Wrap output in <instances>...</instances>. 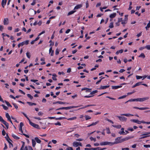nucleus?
Here are the masks:
<instances>
[{
  "mask_svg": "<svg viewBox=\"0 0 150 150\" xmlns=\"http://www.w3.org/2000/svg\"><path fill=\"white\" fill-rule=\"evenodd\" d=\"M150 134V132H146L145 134H142L141 136H142L139 139H143L148 137H150V135H148Z\"/></svg>",
  "mask_w": 150,
  "mask_h": 150,
  "instance_id": "f257e3e1",
  "label": "nucleus"
},
{
  "mask_svg": "<svg viewBox=\"0 0 150 150\" xmlns=\"http://www.w3.org/2000/svg\"><path fill=\"white\" fill-rule=\"evenodd\" d=\"M133 137L129 136L125 138L121 139L120 141L117 142V143H121L125 141H127L129 139H131Z\"/></svg>",
  "mask_w": 150,
  "mask_h": 150,
  "instance_id": "f03ea898",
  "label": "nucleus"
},
{
  "mask_svg": "<svg viewBox=\"0 0 150 150\" xmlns=\"http://www.w3.org/2000/svg\"><path fill=\"white\" fill-rule=\"evenodd\" d=\"M100 144L101 145H110V146L113 145V142H101L100 143Z\"/></svg>",
  "mask_w": 150,
  "mask_h": 150,
  "instance_id": "7ed1b4c3",
  "label": "nucleus"
},
{
  "mask_svg": "<svg viewBox=\"0 0 150 150\" xmlns=\"http://www.w3.org/2000/svg\"><path fill=\"white\" fill-rule=\"evenodd\" d=\"M30 124L32 126L38 129H40V128H39V126L33 123L31 121H30L29 122Z\"/></svg>",
  "mask_w": 150,
  "mask_h": 150,
  "instance_id": "20e7f679",
  "label": "nucleus"
},
{
  "mask_svg": "<svg viewBox=\"0 0 150 150\" xmlns=\"http://www.w3.org/2000/svg\"><path fill=\"white\" fill-rule=\"evenodd\" d=\"M119 118L120 120L121 121H125L127 120V118L125 117H121L120 116H117Z\"/></svg>",
  "mask_w": 150,
  "mask_h": 150,
  "instance_id": "39448f33",
  "label": "nucleus"
},
{
  "mask_svg": "<svg viewBox=\"0 0 150 150\" xmlns=\"http://www.w3.org/2000/svg\"><path fill=\"white\" fill-rule=\"evenodd\" d=\"M6 117L7 118L8 120L10 121L12 125H13L12 122L11 120L10 116L9 115L8 113H6Z\"/></svg>",
  "mask_w": 150,
  "mask_h": 150,
  "instance_id": "423d86ee",
  "label": "nucleus"
},
{
  "mask_svg": "<svg viewBox=\"0 0 150 150\" xmlns=\"http://www.w3.org/2000/svg\"><path fill=\"white\" fill-rule=\"evenodd\" d=\"M4 24L5 25H8L9 23L8 19V18H4Z\"/></svg>",
  "mask_w": 150,
  "mask_h": 150,
  "instance_id": "0eeeda50",
  "label": "nucleus"
},
{
  "mask_svg": "<svg viewBox=\"0 0 150 150\" xmlns=\"http://www.w3.org/2000/svg\"><path fill=\"white\" fill-rule=\"evenodd\" d=\"M133 108L135 109H139L140 110H145L149 109L148 107L139 108L137 107H134Z\"/></svg>",
  "mask_w": 150,
  "mask_h": 150,
  "instance_id": "6e6552de",
  "label": "nucleus"
},
{
  "mask_svg": "<svg viewBox=\"0 0 150 150\" xmlns=\"http://www.w3.org/2000/svg\"><path fill=\"white\" fill-rule=\"evenodd\" d=\"M122 137H118L116 138L115 139V142H113V144H118L119 143H117V142H118L120 141V140H121V138H122Z\"/></svg>",
  "mask_w": 150,
  "mask_h": 150,
  "instance_id": "1a4fd4ad",
  "label": "nucleus"
},
{
  "mask_svg": "<svg viewBox=\"0 0 150 150\" xmlns=\"http://www.w3.org/2000/svg\"><path fill=\"white\" fill-rule=\"evenodd\" d=\"M80 106H69V107H64V109L65 110H68L73 108H76Z\"/></svg>",
  "mask_w": 150,
  "mask_h": 150,
  "instance_id": "9d476101",
  "label": "nucleus"
},
{
  "mask_svg": "<svg viewBox=\"0 0 150 150\" xmlns=\"http://www.w3.org/2000/svg\"><path fill=\"white\" fill-rule=\"evenodd\" d=\"M149 99V97H146L142 98H139V102H143L146 100H147Z\"/></svg>",
  "mask_w": 150,
  "mask_h": 150,
  "instance_id": "9b49d317",
  "label": "nucleus"
},
{
  "mask_svg": "<svg viewBox=\"0 0 150 150\" xmlns=\"http://www.w3.org/2000/svg\"><path fill=\"white\" fill-rule=\"evenodd\" d=\"M110 86L109 85L108 86H101L100 88H99V89H104L106 88H108Z\"/></svg>",
  "mask_w": 150,
  "mask_h": 150,
  "instance_id": "f8f14e48",
  "label": "nucleus"
},
{
  "mask_svg": "<svg viewBox=\"0 0 150 150\" xmlns=\"http://www.w3.org/2000/svg\"><path fill=\"white\" fill-rule=\"evenodd\" d=\"M100 149V147H98L95 148H86L84 149L85 150H96L97 149Z\"/></svg>",
  "mask_w": 150,
  "mask_h": 150,
  "instance_id": "ddd939ff",
  "label": "nucleus"
},
{
  "mask_svg": "<svg viewBox=\"0 0 150 150\" xmlns=\"http://www.w3.org/2000/svg\"><path fill=\"white\" fill-rule=\"evenodd\" d=\"M7 0H2L1 2V6L2 7L4 8V6L6 4Z\"/></svg>",
  "mask_w": 150,
  "mask_h": 150,
  "instance_id": "4468645a",
  "label": "nucleus"
},
{
  "mask_svg": "<svg viewBox=\"0 0 150 150\" xmlns=\"http://www.w3.org/2000/svg\"><path fill=\"white\" fill-rule=\"evenodd\" d=\"M82 6V4H78L75 7L74 10H76L80 8Z\"/></svg>",
  "mask_w": 150,
  "mask_h": 150,
  "instance_id": "2eb2a0df",
  "label": "nucleus"
},
{
  "mask_svg": "<svg viewBox=\"0 0 150 150\" xmlns=\"http://www.w3.org/2000/svg\"><path fill=\"white\" fill-rule=\"evenodd\" d=\"M122 87V86H112V88L113 89H116Z\"/></svg>",
  "mask_w": 150,
  "mask_h": 150,
  "instance_id": "dca6fc26",
  "label": "nucleus"
},
{
  "mask_svg": "<svg viewBox=\"0 0 150 150\" xmlns=\"http://www.w3.org/2000/svg\"><path fill=\"white\" fill-rule=\"evenodd\" d=\"M73 145L74 147H77L79 146V142H74L73 143Z\"/></svg>",
  "mask_w": 150,
  "mask_h": 150,
  "instance_id": "f3484780",
  "label": "nucleus"
},
{
  "mask_svg": "<svg viewBox=\"0 0 150 150\" xmlns=\"http://www.w3.org/2000/svg\"><path fill=\"white\" fill-rule=\"evenodd\" d=\"M142 83V82H138L137 83H136L132 87V88H135V87H136V86H139L141 84V83Z\"/></svg>",
  "mask_w": 150,
  "mask_h": 150,
  "instance_id": "a211bd4d",
  "label": "nucleus"
},
{
  "mask_svg": "<svg viewBox=\"0 0 150 150\" xmlns=\"http://www.w3.org/2000/svg\"><path fill=\"white\" fill-rule=\"evenodd\" d=\"M2 123L6 126L7 129L8 128L9 125L8 123L4 120Z\"/></svg>",
  "mask_w": 150,
  "mask_h": 150,
  "instance_id": "6ab92c4d",
  "label": "nucleus"
},
{
  "mask_svg": "<svg viewBox=\"0 0 150 150\" xmlns=\"http://www.w3.org/2000/svg\"><path fill=\"white\" fill-rule=\"evenodd\" d=\"M116 15V13H113L112 14H111L110 15V18H112L115 17Z\"/></svg>",
  "mask_w": 150,
  "mask_h": 150,
  "instance_id": "aec40b11",
  "label": "nucleus"
},
{
  "mask_svg": "<svg viewBox=\"0 0 150 150\" xmlns=\"http://www.w3.org/2000/svg\"><path fill=\"white\" fill-rule=\"evenodd\" d=\"M98 122H99V121H97L95 122H93L91 124V125L88 126L87 127H89L91 126L95 125H96L97 124H98Z\"/></svg>",
  "mask_w": 150,
  "mask_h": 150,
  "instance_id": "412c9836",
  "label": "nucleus"
},
{
  "mask_svg": "<svg viewBox=\"0 0 150 150\" xmlns=\"http://www.w3.org/2000/svg\"><path fill=\"white\" fill-rule=\"evenodd\" d=\"M123 52V50L122 49H121L120 50H119L117 51L115 54L117 55H118L119 53H122Z\"/></svg>",
  "mask_w": 150,
  "mask_h": 150,
  "instance_id": "4be33fe9",
  "label": "nucleus"
},
{
  "mask_svg": "<svg viewBox=\"0 0 150 150\" xmlns=\"http://www.w3.org/2000/svg\"><path fill=\"white\" fill-rule=\"evenodd\" d=\"M35 140L38 143H40L41 142V140L39 139L38 137H36L35 138Z\"/></svg>",
  "mask_w": 150,
  "mask_h": 150,
  "instance_id": "5701e85b",
  "label": "nucleus"
},
{
  "mask_svg": "<svg viewBox=\"0 0 150 150\" xmlns=\"http://www.w3.org/2000/svg\"><path fill=\"white\" fill-rule=\"evenodd\" d=\"M30 12V14H32V13H33L34 12H35L34 14H36L37 11H35L33 9H29Z\"/></svg>",
  "mask_w": 150,
  "mask_h": 150,
  "instance_id": "b1692460",
  "label": "nucleus"
},
{
  "mask_svg": "<svg viewBox=\"0 0 150 150\" xmlns=\"http://www.w3.org/2000/svg\"><path fill=\"white\" fill-rule=\"evenodd\" d=\"M12 137L15 139L16 140H18L20 139V138L17 137V136L13 134L12 135Z\"/></svg>",
  "mask_w": 150,
  "mask_h": 150,
  "instance_id": "393cba45",
  "label": "nucleus"
},
{
  "mask_svg": "<svg viewBox=\"0 0 150 150\" xmlns=\"http://www.w3.org/2000/svg\"><path fill=\"white\" fill-rule=\"evenodd\" d=\"M76 11H69L67 14V16H69L71 14H73Z\"/></svg>",
  "mask_w": 150,
  "mask_h": 150,
  "instance_id": "a878e982",
  "label": "nucleus"
},
{
  "mask_svg": "<svg viewBox=\"0 0 150 150\" xmlns=\"http://www.w3.org/2000/svg\"><path fill=\"white\" fill-rule=\"evenodd\" d=\"M52 76L54 77L52 78V79L54 81H56L57 79L56 78V77L57 76V75L55 74H52Z\"/></svg>",
  "mask_w": 150,
  "mask_h": 150,
  "instance_id": "bb28decb",
  "label": "nucleus"
},
{
  "mask_svg": "<svg viewBox=\"0 0 150 150\" xmlns=\"http://www.w3.org/2000/svg\"><path fill=\"white\" fill-rule=\"evenodd\" d=\"M84 117L85 118L86 120H88L90 119H91V117H90L88 115H86L84 116Z\"/></svg>",
  "mask_w": 150,
  "mask_h": 150,
  "instance_id": "cd10ccee",
  "label": "nucleus"
},
{
  "mask_svg": "<svg viewBox=\"0 0 150 150\" xmlns=\"http://www.w3.org/2000/svg\"><path fill=\"white\" fill-rule=\"evenodd\" d=\"M145 57V56L144 54L143 53H141V54L139 56V57H142L143 58H144Z\"/></svg>",
  "mask_w": 150,
  "mask_h": 150,
  "instance_id": "c85d7f7f",
  "label": "nucleus"
},
{
  "mask_svg": "<svg viewBox=\"0 0 150 150\" xmlns=\"http://www.w3.org/2000/svg\"><path fill=\"white\" fill-rule=\"evenodd\" d=\"M32 146L33 147H34L35 146L36 144V142L35 140L33 139H32Z\"/></svg>",
  "mask_w": 150,
  "mask_h": 150,
  "instance_id": "c756f323",
  "label": "nucleus"
},
{
  "mask_svg": "<svg viewBox=\"0 0 150 150\" xmlns=\"http://www.w3.org/2000/svg\"><path fill=\"white\" fill-rule=\"evenodd\" d=\"M112 126L113 127H114L116 128L117 129H120L121 127V125H112Z\"/></svg>",
  "mask_w": 150,
  "mask_h": 150,
  "instance_id": "7c9ffc66",
  "label": "nucleus"
},
{
  "mask_svg": "<svg viewBox=\"0 0 150 150\" xmlns=\"http://www.w3.org/2000/svg\"><path fill=\"white\" fill-rule=\"evenodd\" d=\"M121 115H124V116H127V117L129 116L130 115H131V116L133 115H131L130 114H121Z\"/></svg>",
  "mask_w": 150,
  "mask_h": 150,
  "instance_id": "2f4dec72",
  "label": "nucleus"
},
{
  "mask_svg": "<svg viewBox=\"0 0 150 150\" xmlns=\"http://www.w3.org/2000/svg\"><path fill=\"white\" fill-rule=\"evenodd\" d=\"M22 113L24 115L27 119L29 121V122H30V119L23 112H22Z\"/></svg>",
  "mask_w": 150,
  "mask_h": 150,
  "instance_id": "473e14b6",
  "label": "nucleus"
},
{
  "mask_svg": "<svg viewBox=\"0 0 150 150\" xmlns=\"http://www.w3.org/2000/svg\"><path fill=\"white\" fill-rule=\"evenodd\" d=\"M27 96L31 100H32L33 99V97L29 94H28Z\"/></svg>",
  "mask_w": 150,
  "mask_h": 150,
  "instance_id": "72a5a7b5",
  "label": "nucleus"
},
{
  "mask_svg": "<svg viewBox=\"0 0 150 150\" xmlns=\"http://www.w3.org/2000/svg\"><path fill=\"white\" fill-rule=\"evenodd\" d=\"M56 120H61L63 119H66V118L65 117H61L59 118H55Z\"/></svg>",
  "mask_w": 150,
  "mask_h": 150,
  "instance_id": "f704fd0d",
  "label": "nucleus"
},
{
  "mask_svg": "<svg viewBox=\"0 0 150 150\" xmlns=\"http://www.w3.org/2000/svg\"><path fill=\"white\" fill-rule=\"evenodd\" d=\"M113 22H111L110 23V25L109 26V27L112 28H113Z\"/></svg>",
  "mask_w": 150,
  "mask_h": 150,
  "instance_id": "c9c22d12",
  "label": "nucleus"
},
{
  "mask_svg": "<svg viewBox=\"0 0 150 150\" xmlns=\"http://www.w3.org/2000/svg\"><path fill=\"white\" fill-rule=\"evenodd\" d=\"M5 103H6V105H7V106L8 107H12V106L9 103V102L6 101V100H5Z\"/></svg>",
  "mask_w": 150,
  "mask_h": 150,
  "instance_id": "e433bc0d",
  "label": "nucleus"
},
{
  "mask_svg": "<svg viewBox=\"0 0 150 150\" xmlns=\"http://www.w3.org/2000/svg\"><path fill=\"white\" fill-rule=\"evenodd\" d=\"M58 103H59V104H69L68 103H66L65 102H62L59 101H58Z\"/></svg>",
  "mask_w": 150,
  "mask_h": 150,
  "instance_id": "4c0bfd02",
  "label": "nucleus"
},
{
  "mask_svg": "<svg viewBox=\"0 0 150 150\" xmlns=\"http://www.w3.org/2000/svg\"><path fill=\"white\" fill-rule=\"evenodd\" d=\"M24 45L23 42H22L20 43H19L18 44V48H19L21 46H23Z\"/></svg>",
  "mask_w": 150,
  "mask_h": 150,
  "instance_id": "58836bf2",
  "label": "nucleus"
},
{
  "mask_svg": "<svg viewBox=\"0 0 150 150\" xmlns=\"http://www.w3.org/2000/svg\"><path fill=\"white\" fill-rule=\"evenodd\" d=\"M98 92V91L96 90L93 91L91 92L90 93V94L91 95H93V94L95 93H96Z\"/></svg>",
  "mask_w": 150,
  "mask_h": 150,
  "instance_id": "ea45409f",
  "label": "nucleus"
},
{
  "mask_svg": "<svg viewBox=\"0 0 150 150\" xmlns=\"http://www.w3.org/2000/svg\"><path fill=\"white\" fill-rule=\"evenodd\" d=\"M118 133L120 134H126L125 133L124 131H121L119 132H118Z\"/></svg>",
  "mask_w": 150,
  "mask_h": 150,
  "instance_id": "a19ab883",
  "label": "nucleus"
},
{
  "mask_svg": "<svg viewBox=\"0 0 150 150\" xmlns=\"http://www.w3.org/2000/svg\"><path fill=\"white\" fill-rule=\"evenodd\" d=\"M30 53L29 52H27L26 53V56L28 57V58L29 59H30Z\"/></svg>",
  "mask_w": 150,
  "mask_h": 150,
  "instance_id": "79ce46f5",
  "label": "nucleus"
},
{
  "mask_svg": "<svg viewBox=\"0 0 150 150\" xmlns=\"http://www.w3.org/2000/svg\"><path fill=\"white\" fill-rule=\"evenodd\" d=\"M1 106L3 107V108L5 110H8V108L7 106H5V105H4L3 104H2L1 105Z\"/></svg>",
  "mask_w": 150,
  "mask_h": 150,
  "instance_id": "37998d69",
  "label": "nucleus"
},
{
  "mask_svg": "<svg viewBox=\"0 0 150 150\" xmlns=\"http://www.w3.org/2000/svg\"><path fill=\"white\" fill-rule=\"evenodd\" d=\"M77 117H73L70 118H68L67 119L68 120H74L76 119Z\"/></svg>",
  "mask_w": 150,
  "mask_h": 150,
  "instance_id": "c03bdc74",
  "label": "nucleus"
},
{
  "mask_svg": "<svg viewBox=\"0 0 150 150\" xmlns=\"http://www.w3.org/2000/svg\"><path fill=\"white\" fill-rule=\"evenodd\" d=\"M144 47L145 48H146L148 50H150V45H146L145 47Z\"/></svg>",
  "mask_w": 150,
  "mask_h": 150,
  "instance_id": "a18cd8bd",
  "label": "nucleus"
},
{
  "mask_svg": "<svg viewBox=\"0 0 150 150\" xmlns=\"http://www.w3.org/2000/svg\"><path fill=\"white\" fill-rule=\"evenodd\" d=\"M29 40H26L24 42H23L24 45L25 44L26 45H27L29 43Z\"/></svg>",
  "mask_w": 150,
  "mask_h": 150,
  "instance_id": "49530a36",
  "label": "nucleus"
},
{
  "mask_svg": "<svg viewBox=\"0 0 150 150\" xmlns=\"http://www.w3.org/2000/svg\"><path fill=\"white\" fill-rule=\"evenodd\" d=\"M126 96H127L126 95H124V96H121L119 97L118 98V99H121L124 98H125Z\"/></svg>",
  "mask_w": 150,
  "mask_h": 150,
  "instance_id": "de8ad7c7",
  "label": "nucleus"
},
{
  "mask_svg": "<svg viewBox=\"0 0 150 150\" xmlns=\"http://www.w3.org/2000/svg\"><path fill=\"white\" fill-rule=\"evenodd\" d=\"M90 139L91 140V141H92L93 140L94 142H96V138H93L92 137H91L90 138Z\"/></svg>",
  "mask_w": 150,
  "mask_h": 150,
  "instance_id": "09e8293b",
  "label": "nucleus"
},
{
  "mask_svg": "<svg viewBox=\"0 0 150 150\" xmlns=\"http://www.w3.org/2000/svg\"><path fill=\"white\" fill-rule=\"evenodd\" d=\"M105 78V77H103L100 80H99V81H97L96 83V84H99L100 82L103 79H104Z\"/></svg>",
  "mask_w": 150,
  "mask_h": 150,
  "instance_id": "8fccbe9b",
  "label": "nucleus"
},
{
  "mask_svg": "<svg viewBox=\"0 0 150 150\" xmlns=\"http://www.w3.org/2000/svg\"><path fill=\"white\" fill-rule=\"evenodd\" d=\"M25 146V142H23V144L21 147L20 149V150H23V148Z\"/></svg>",
  "mask_w": 150,
  "mask_h": 150,
  "instance_id": "3c124183",
  "label": "nucleus"
},
{
  "mask_svg": "<svg viewBox=\"0 0 150 150\" xmlns=\"http://www.w3.org/2000/svg\"><path fill=\"white\" fill-rule=\"evenodd\" d=\"M137 79H139L142 78V76L137 75L136 76Z\"/></svg>",
  "mask_w": 150,
  "mask_h": 150,
  "instance_id": "603ef678",
  "label": "nucleus"
},
{
  "mask_svg": "<svg viewBox=\"0 0 150 150\" xmlns=\"http://www.w3.org/2000/svg\"><path fill=\"white\" fill-rule=\"evenodd\" d=\"M128 15H125V19L124 20L125 21H126L127 22V20H128Z\"/></svg>",
  "mask_w": 150,
  "mask_h": 150,
  "instance_id": "864d4df0",
  "label": "nucleus"
},
{
  "mask_svg": "<svg viewBox=\"0 0 150 150\" xmlns=\"http://www.w3.org/2000/svg\"><path fill=\"white\" fill-rule=\"evenodd\" d=\"M134 100H135L134 99H130V100H128L127 101H126V102H125V103H127L128 102L135 101Z\"/></svg>",
  "mask_w": 150,
  "mask_h": 150,
  "instance_id": "5fc2aeb1",
  "label": "nucleus"
},
{
  "mask_svg": "<svg viewBox=\"0 0 150 150\" xmlns=\"http://www.w3.org/2000/svg\"><path fill=\"white\" fill-rule=\"evenodd\" d=\"M107 132L108 134H109L110 133V131L109 128H106Z\"/></svg>",
  "mask_w": 150,
  "mask_h": 150,
  "instance_id": "6e6d98bb",
  "label": "nucleus"
},
{
  "mask_svg": "<svg viewBox=\"0 0 150 150\" xmlns=\"http://www.w3.org/2000/svg\"><path fill=\"white\" fill-rule=\"evenodd\" d=\"M138 121L137 120H135V119H132L130 120V121L131 122H134L137 123V121Z\"/></svg>",
  "mask_w": 150,
  "mask_h": 150,
  "instance_id": "4d7b16f0",
  "label": "nucleus"
},
{
  "mask_svg": "<svg viewBox=\"0 0 150 150\" xmlns=\"http://www.w3.org/2000/svg\"><path fill=\"white\" fill-rule=\"evenodd\" d=\"M6 140L9 143V144L10 145H11V146L12 147H13V144L10 141H9V140H8V139H7Z\"/></svg>",
  "mask_w": 150,
  "mask_h": 150,
  "instance_id": "13d9d810",
  "label": "nucleus"
},
{
  "mask_svg": "<svg viewBox=\"0 0 150 150\" xmlns=\"http://www.w3.org/2000/svg\"><path fill=\"white\" fill-rule=\"evenodd\" d=\"M13 105H14V107H15V108L16 109H17L18 108V106L16 105V104L15 103H13Z\"/></svg>",
  "mask_w": 150,
  "mask_h": 150,
  "instance_id": "bf43d9fd",
  "label": "nucleus"
},
{
  "mask_svg": "<svg viewBox=\"0 0 150 150\" xmlns=\"http://www.w3.org/2000/svg\"><path fill=\"white\" fill-rule=\"evenodd\" d=\"M91 89H90L88 88H87V89L86 90V92H91Z\"/></svg>",
  "mask_w": 150,
  "mask_h": 150,
  "instance_id": "052dcab7",
  "label": "nucleus"
},
{
  "mask_svg": "<svg viewBox=\"0 0 150 150\" xmlns=\"http://www.w3.org/2000/svg\"><path fill=\"white\" fill-rule=\"evenodd\" d=\"M2 134L3 136L5 135L6 134V132L4 129H3V130L2 132Z\"/></svg>",
  "mask_w": 150,
  "mask_h": 150,
  "instance_id": "680f3d73",
  "label": "nucleus"
},
{
  "mask_svg": "<svg viewBox=\"0 0 150 150\" xmlns=\"http://www.w3.org/2000/svg\"><path fill=\"white\" fill-rule=\"evenodd\" d=\"M145 148L150 147V145H144L143 146Z\"/></svg>",
  "mask_w": 150,
  "mask_h": 150,
  "instance_id": "e2e57ef3",
  "label": "nucleus"
},
{
  "mask_svg": "<svg viewBox=\"0 0 150 150\" xmlns=\"http://www.w3.org/2000/svg\"><path fill=\"white\" fill-rule=\"evenodd\" d=\"M27 104H28L30 106H33V103H32V102H27Z\"/></svg>",
  "mask_w": 150,
  "mask_h": 150,
  "instance_id": "0e129e2a",
  "label": "nucleus"
},
{
  "mask_svg": "<svg viewBox=\"0 0 150 150\" xmlns=\"http://www.w3.org/2000/svg\"><path fill=\"white\" fill-rule=\"evenodd\" d=\"M59 53V51L58 49H57L55 51V54L57 55H58Z\"/></svg>",
  "mask_w": 150,
  "mask_h": 150,
  "instance_id": "69168bd1",
  "label": "nucleus"
},
{
  "mask_svg": "<svg viewBox=\"0 0 150 150\" xmlns=\"http://www.w3.org/2000/svg\"><path fill=\"white\" fill-rule=\"evenodd\" d=\"M67 150H73L72 147H68V148L66 149Z\"/></svg>",
  "mask_w": 150,
  "mask_h": 150,
  "instance_id": "338daca9",
  "label": "nucleus"
},
{
  "mask_svg": "<svg viewBox=\"0 0 150 150\" xmlns=\"http://www.w3.org/2000/svg\"><path fill=\"white\" fill-rule=\"evenodd\" d=\"M28 150H33L32 147L30 146H28Z\"/></svg>",
  "mask_w": 150,
  "mask_h": 150,
  "instance_id": "774afa93",
  "label": "nucleus"
}]
</instances>
